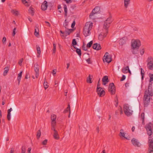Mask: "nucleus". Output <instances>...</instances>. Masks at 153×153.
Wrapping results in <instances>:
<instances>
[{"label":"nucleus","mask_w":153,"mask_h":153,"mask_svg":"<svg viewBox=\"0 0 153 153\" xmlns=\"http://www.w3.org/2000/svg\"><path fill=\"white\" fill-rule=\"evenodd\" d=\"M149 88L148 87V90H146L145 91L143 99L145 106H148L150 102V96L152 97L153 96V91L152 89V86H150Z\"/></svg>","instance_id":"nucleus-1"},{"label":"nucleus","mask_w":153,"mask_h":153,"mask_svg":"<svg viewBox=\"0 0 153 153\" xmlns=\"http://www.w3.org/2000/svg\"><path fill=\"white\" fill-rule=\"evenodd\" d=\"M141 45V42L139 40L134 39L132 40L131 42L132 49H139Z\"/></svg>","instance_id":"nucleus-2"},{"label":"nucleus","mask_w":153,"mask_h":153,"mask_svg":"<svg viewBox=\"0 0 153 153\" xmlns=\"http://www.w3.org/2000/svg\"><path fill=\"white\" fill-rule=\"evenodd\" d=\"M100 10V8L98 6L96 7L92 10L89 15V18L92 19H95V14H97Z\"/></svg>","instance_id":"nucleus-3"},{"label":"nucleus","mask_w":153,"mask_h":153,"mask_svg":"<svg viewBox=\"0 0 153 153\" xmlns=\"http://www.w3.org/2000/svg\"><path fill=\"white\" fill-rule=\"evenodd\" d=\"M147 67L151 70H153V58L151 56H149L146 60Z\"/></svg>","instance_id":"nucleus-4"},{"label":"nucleus","mask_w":153,"mask_h":153,"mask_svg":"<svg viewBox=\"0 0 153 153\" xmlns=\"http://www.w3.org/2000/svg\"><path fill=\"white\" fill-rule=\"evenodd\" d=\"M108 53L106 52L103 57V60L104 62H105L108 63H110L112 60V58L110 55H109Z\"/></svg>","instance_id":"nucleus-5"},{"label":"nucleus","mask_w":153,"mask_h":153,"mask_svg":"<svg viewBox=\"0 0 153 153\" xmlns=\"http://www.w3.org/2000/svg\"><path fill=\"white\" fill-rule=\"evenodd\" d=\"M108 91L111 92L112 95L115 94L116 91L115 86L113 83H111L109 84L108 87Z\"/></svg>","instance_id":"nucleus-6"},{"label":"nucleus","mask_w":153,"mask_h":153,"mask_svg":"<svg viewBox=\"0 0 153 153\" xmlns=\"http://www.w3.org/2000/svg\"><path fill=\"white\" fill-rule=\"evenodd\" d=\"M33 67L36 73V78H37L39 74V66L38 65V63L37 62H36L34 65Z\"/></svg>","instance_id":"nucleus-7"},{"label":"nucleus","mask_w":153,"mask_h":153,"mask_svg":"<svg viewBox=\"0 0 153 153\" xmlns=\"http://www.w3.org/2000/svg\"><path fill=\"white\" fill-rule=\"evenodd\" d=\"M97 92L100 97L104 96L105 94V91L102 90V88H97Z\"/></svg>","instance_id":"nucleus-8"},{"label":"nucleus","mask_w":153,"mask_h":153,"mask_svg":"<svg viewBox=\"0 0 153 153\" xmlns=\"http://www.w3.org/2000/svg\"><path fill=\"white\" fill-rule=\"evenodd\" d=\"M131 142L133 145L135 146L140 147L141 145L137 139L134 138L132 139Z\"/></svg>","instance_id":"nucleus-9"},{"label":"nucleus","mask_w":153,"mask_h":153,"mask_svg":"<svg viewBox=\"0 0 153 153\" xmlns=\"http://www.w3.org/2000/svg\"><path fill=\"white\" fill-rule=\"evenodd\" d=\"M92 26L93 24L92 23L87 22L86 23L83 29L91 30L92 29Z\"/></svg>","instance_id":"nucleus-10"},{"label":"nucleus","mask_w":153,"mask_h":153,"mask_svg":"<svg viewBox=\"0 0 153 153\" xmlns=\"http://www.w3.org/2000/svg\"><path fill=\"white\" fill-rule=\"evenodd\" d=\"M107 33L106 32L105 33H101L98 36L99 39L100 41L102 40L106 36Z\"/></svg>","instance_id":"nucleus-11"},{"label":"nucleus","mask_w":153,"mask_h":153,"mask_svg":"<svg viewBox=\"0 0 153 153\" xmlns=\"http://www.w3.org/2000/svg\"><path fill=\"white\" fill-rule=\"evenodd\" d=\"M48 6V5L47 2L46 1H44L41 5V7L42 10H46Z\"/></svg>","instance_id":"nucleus-12"},{"label":"nucleus","mask_w":153,"mask_h":153,"mask_svg":"<svg viewBox=\"0 0 153 153\" xmlns=\"http://www.w3.org/2000/svg\"><path fill=\"white\" fill-rule=\"evenodd\" d=\"M102 84L104 85H105L109 81L108 76H104L102 78Z\"/></svg>","instance_id":"nucleus-13"},{"label":"nucleus","mask_w":153,"mask_h":153,"mask_svg":"<svg viewBox=\"0 0 153 153\" xmlns=\"http://www.w3.org/2000/svg\"><path fill=\"white\" fill-rule=\"evenodd\" d=\"M92 48L96 50H99L101 49L100 45L99 44L96 43L94 44L92 46Z\"/></svg>","instance_id":"nucleus-14"},{"label":"nucleus","mask_w":153,"mask_h":153,"mask_svg":"<svg viewBox=\"0 0 153 153\" xmlns=\"http://www.w3.org/2000/svg\"><path fill=\"white\" fill-rule=\"evenodd\" d=\"M148 140L149 147H153V138H152V137H149Z\"/></svg>","instance_id":"nucleus-15"},{"label":"nucleus","mask_w":153,"mask_h":153,"mask_svg":"<svg viewBox=\"0 0 153 153\" xmlns=\"http://www.w3.org/2000/svg\"><path fill=\"white\" fill-rule=\"evenodd\" d=\"M122 71L124 73H126L128 72L130 73H131V72L129 70V67L128 66H127L126 67L123 68L122 70Z\"/></svg>","instance_id":"nucleus-16"},{"label":"nucleus","mask_w":153,"mask_h":153,"mask_svg":"<svg viewBox=\"0 0 153 153\" xmlns=\"http://www.w3.org/2000/svg\"><path fill=\"white\" fill-rule=\"evenodd\" d=\"M109 25L108 24L107 22H105L103 25V28L105 29V31L107 33H108V28Z\"/></svg>","instance_id":"nucleus-17"},{"label":"nucleus","mask_w":153,"mask_h":153,"mask_svg":"<svg viewBox=\"0 0 153 153\" xmlns=\"http://www.w3.org/2000/svg\"><path fill=\"white\" fill-rule=\"evenodd\" d=\"M12 111V108H10L7 110V119L8 120L10 121L11 119V112Z\"/></svg>","instance_id":"nucleus-18"},{"label":"nucleus","mask_w":153,"mask_h":153,"mask_svg":"<svg viewBox=\"0 0 153 153\" xmlns=\"http://www.w3.org/2000/svg\"><path fill=\"white\" fill-rule=\"evenodd\" d=\"M152 123L151 122L149 123L148 124L146 125L145 127V128L146 130H152Z\"/></svg>","instance_id":"nucleus-19"},{"label":"nucleus","mask_w":153,"mask_h":153,"mask_svg":"<svg viewBox=\"0 0 153 153\" xmlns=\"http://www.w3.org/2000/svg\"><path fill=\"white\" fill-rule=\"evenodd\" d=\"M56 115L53 114L51 115V123H56Z\"/></svg>","instance_id":"nucleus-20"},{"label":"nucleus","mask_w":153,"mask_h":153,"mask_svg":"<svg viewBox=\"0 0 153 153\" xmlns=\"http://www.w3.org/2000/svg\"><path fill=\"white\" fill-rule=\"evenodd\" d=\"M125 114L128 117L130 116L132 114L133 111L131 110L124 111Z\"/></svg>","instance_id":"nucleus-21"},{"label":"nucleus","mask_w":153,"mask_h":153,"mask_svg":"<svg viewBox=\"0 0 153 153\" xmlns=\"http://www.w3.org/2000/svg\"><path fill=\"white\" fill-rule=\"evenodd\" d=\"M90 30L83 29V33L85 36H87L89 35Z\"/></svg>","instance_id":"nucleus-22"},{"label":"nucleus","mask_w":153,"mask_h":153,"mask_svg":"<svg viewBox=\"0 0 153 153\" xmlns=\"http://www.w3.org/2000/svg\"><path fill=\"white\" fill-rule=\"evenodd\" d=\"M69 112V114L68 115V117H70V114L71 113L70 111V105L69 104L68 105V107L66 108V109L64 110V113H66L67 112Z\"/></svg>","instance_id":"nucleus-23"},{"label":"nucleus","mask_w":153,"mask_h":153,"mask_svg":"<svg viewBox=\"0 0 153 153\" xmlns=\"http://www.w3.org/2000/svg\"><path fill=\"white\" fill-rule=\"evenodd\" d=\"M74 48L76 49V51L79 57H81L82 55V53L80 49L76 48V47H74Z\"/></svg>","instance_id":"nucleus-24"},{"label":"nucleus","mask_w":153,"mask_h":153,"mask_svg":"<svg viewBox=\"0 0 153 153\" xmlns=\"http://www.w3.org/2000/svg\"><path fill=\"white\" fill-rule=\"evenodd\" d=\"M4 71L3 74V76H5L7 75V73L9 70L10 68L8 67H5L4 68Z\"/></svg>","instance_id":"nucleus-25"},{"label":"nucleus","mask_w":153,"mask_h":153,"mask_svg":"<svg viewBox=\"0 0 153 153\" xmlns=\"http://www.w3.org/2000/svg\"><path fill=\"white\" fill-rule=\"evenodd\" d=\"M125 38H123L119 40V44L120 45H123L126 42V40L124 39Z\"/></svg>","instance_id":"nucleus-26"},{"label":"nucleus","mask_w":153,"mask_h":153,"mask_svg":"<svg viewBox=\"0 0 153 153\" xmlns=\"http://www.w3.org/2000/svg\"><path fill=\"white\" fill-rule=\"evenodd\" d=\"M54 138L56 140H58L59 139V136L57 131H55L54 132L53 135Z\"/></svg>","instance_id":"nucleus-27"},{"label":"nucleus","mask_w":153,"mask_h":153,"mask_svg":"<svg viewBox=\"0 0 153 153\" xmlns=\"http://www.w3.org/2000/svg\"><path fill=\"white\" fill-rule=\"evenodd\" d=\"M34 35L36 36L39 35V29L38 27L36 26L35 27Z\"/></svg>","instance_id":"nucleus-28"},{"label":"nucleus","mask_w":153,"mask_h":153,"mask_svg":"<svg viewBox=\"0 0 153 153\" xmlns=\"http://www.w3.org/2000/svg\"><path fill=\"white\" fill-rule=\"evenodd\" d=\"M22 71H21L20 73L18 74V76L17 78V80L18 81V84L19 85L20 84V82L21 81V79L22 77Z\"/></svg>","instance_id":"nucleus-29"},{"label":"nucleus","mask_w":153,"mask_h":153,"mask_svg":"<svg viewBox=\"0 0 153 153\" xmlns=\"http://www.w3.org/2000/svg\"><path fill=\"white\" fill-rule=\"evenodd\" d=\"M131 0H124V5L126 8H127L130 3Z\"/></svg>","instance_id":"nucleus-30"},{"label":"nucleus","mask_w":153,"mask_h":153,"mask_svg":"<svg viewBox=\"0 0 153 153\" xmlns=\"http://www.w3.org/2000/svg\"><path fill=\"white\" fill-rule=\"evenodd\" d=\"M140 117L142 120V124H144L145 114L144 112H143L141 114Z\"/></svg>","instance_id":"nucleus-31"},{"label":"nucleus","mask_w":153,"mask_h":153,"mask_svg":"<svg viewBox=\"0 0 153 153\" xmlns=\"http://www.w3.org/2000/svg\"><path fill=\"white\" fill-rule=\"evenodd\" d=\"M119 135L120 137H122L125 138L127 139V138L125 137V133L123 132V129L120 130Z\"/></svg>","instance_id":"nucleus-32"},{"label":"nucleus","mask_w":153,"mask_h":153,"mask_svg":"<svg viewBox=\"0 0 153 153\" xmlns=\"http://www.w3.org/2000/svg\"><path fill=\"white\" fill-rule=\"evenodd\" d=\"M124 111H128L129 109V107L128 104H126L124 105L123 107Z\"/></svg>","instance_id":"nucleus-33"},{"label":"nucleus","mask_w":153,"mask_h":153,"mask_svg":"<svg viewBox=\"0 0 153 153\" xmlns=\"http://www.w3.org/2000/svg\"><path fill=\"white\" fill-rule=\"evenodd\" d=\"M140 69L141 70V79L142 80H143L144 78V75L145 72L143 70V68H141Z\"/></svg>","instance_id":"nucleus-34"},{"label":"nucleus","mask_w":153,"mask_h":153,"mask_svg":"<svg viewBox=\"0 0 153 153\" xmlns=\"http://www.w3.org/2000/svg\"><path fill=\"white\" fill-rule=\"evenodd\" d=\"M44 88L45 89H46L48 87V83L46 81V78H45V81L43 84Z\"/></svg>","instance_id":"nucleus-35"},{"label":"nucleus","mask_w":153,"mask_h":153,"mask_svg":"<svg viewBox=\"0 0 153 153\" xmlns=\"http://www.w3.org/2000/svg\"><path fill=\"white\" fill-rule=\"evenodd\" d=\"M73 31V30L72 29H68L67 30L65 31L66 35H67V36L68 35H69L70 33Z\"/></svg>","instance_id":"nucleus-36"},{"label":"nucleus","mask_w":153,"mask_h":153,"mask_svg":"<svg viewBox=\"0 0 153 153\" xmlns=\"http://www.w3.org/2000/svg\"><path fill=\"white\" fill-rule=\"evenodd\" d=\"M147 131V134L149 136V137H151L153 133V131L152 130H146Z\"/></svg>","instance_id":"nucleus-37"},{"label":"nucleus","mask_w":153,"mask_h":153,"mask_svg":"<svg viewBox=\"0 0 153 153\" xmlns=\"http://www.w3.org/2000/svg\"><path fill=\"white\" fill-rule=\"evenodd\" d=\"M29 13H30L32 16H33L34 15V12L33 10V8L32 7H30L28 10Z\"/></svg>","instance_id":"nucleus-38"},{"label":"nucleus","mask_w":153,"mask_h":153,"mask_svg":"<svg viewBox=\"0 0 153 153\" xmlns=\"http://www.w3.org/2000/svg\"><path fill=\"white\" fill-rule=\"evenodd\" d=\"M138 49H132V50L131 51V52L132 53L134 54H137L138 52Z\"/></svg>","instance_id":"nucleus-39"},{"label":"nucleus","mask_w":153,"mask_h":153,"mask_svg":"<svg viewBox=\"0 0 153 153\" xmlns=\"http://www.w3.org/2000/svg\"><path fill=\"white\" fill-rule=\"evenodd\" d=\"M11 12L13 14H14L16 16H18L19 14V12L15 10H12Z\"/></svg>","instance_id":"nucleus-40"},{"label":"nucleus","mask_w":153,"mask_h":153,"mask_svg":"<svg viewBox=\"0 0 153 153\" xmlns=\"http://www.w3.org/2000/svg\"><path fill=\"white\" fill-rule=\"evenodd\" d=\"M56 123H51V130H53L54 132L55 131H57L56 130L55 128V126H56Z\"/></svg>","instance_id":"nucleus-41"},{"label":"nucleus","mask_w":153,"mask_h":153,"mask_svg":"<svg viewBox=\"0 0 153 153\" xmlns=\"http://www.w3.org/2000/svg\"><path fill=\"white\" fill-rule=\"evenodd\" d=\"M77 44V42L75 39H73L72 41V45L74 48V47L75 45H76Z\"/></svg>","instance_id":"nucleus-42"},{"label":"nucleus","mask_w":153,"mask_h":153,"mask_svg":"<svg viewBox=\"0 0 153 153\" xmlns=\"http://www.w3.org/2000/svg\"><path fill=\"white\" fill-rule=\"evenodd\" d=\"M36 50L37 51V53L39 56H40L41 54L40 48L39 46H36Z\"/></svg>","instance_id":"nucleus-43"},{"label":"nucleus","mask_w":153,"mask_h":153,"mask_svg":"<svg viewBox=\"0 0 153 153\" xmlns=\"http://www.w3.org/2000/svg\"><path fill=\"white\" fill-rule=\"evenodd\" d=\"M91 78L90 77V75H89V76L88 77L87 79V82L88 83H91L92 82V81L91 80Z\"/></svg>","instance_id":"nucleus-44"},{"label":"nucleus","mask_w":153,"mask_h":153,"mask_svg":"<svg viewBox=\"0 0 153 153\" xmlns=\"http://www.w3.org/2000/svg\"><path fill=\"white\" fill-rule=\"evenodd\" d=\"M22 2L25 4V5L27 6H29L30 4H29L28 2L27 1H26V0H22Z\"/></svg>","instance_id":"nucleus-45"},{"label":"nucleus","mask_w":153,"mask_h":153,"mask_svg":"<svg viewBox=\"0 0 153 153\" xmlns=\"http://www.w3.org/2000/svg\"><path fill=\"white\" fill-rule=\"evenodd\" d=\"M41 135V131L40 130L38 131L37 133L36 137L37 138L39 139Z\"/></svg>","instance_id":"nucleus-46"},{"label":"nucleus","mask_w":153,"mask_h":153,"mask_svg":"<svg viewBox=\"0 0 153 153\" xmlns=\"http://www.w3.org/2000/svg\"><path fill=\"white\" fill-rule=\"evenodd\" d=\"M64 9L65 16H66L67 15V8L66 5H64Z\"/></svg>","instance_id":"nucleus-47"},{"label":"nucleus","mask_w":153,"mask_h":153,"mask_svg":"<svg viewBox=\"0 0 153 153\" xmlns=\"http://www.w3.org/2000/svg\"><path fill=\"white\" fill-rule=\"evenodd\" d=\"M93 43V41H91L89 42L87 45V47L88 48H90L92 46Z\"/></svg>","instance_id":"nucleus-48"},{"label":"nucleus","mask_w":153,"mask_h":153,"mask_svg":"<svg viewBox=\"0 0 153 153\" xmlns=\"http://www.w3.org/2000/svg\"><path fill=\"white\" fill-rule=\"evenodd\" d=\"M150 77L149 82H151L153 81V74H149Z\"/></svg>","instance_id":"nucleus-49"},{"label":"nucleus","mask_w":153,"mask_h":153,"mask_svg":"<svg viewBox=\"0 0 153 153\" xmlns=\"http://www.w3.org/2000/svg\"><path fill=\"white\" fill-rule=\"evenodd\" d=\"M111 17H109L105 21V22H107L108 23V25H110V24L111 22Z\"/></svg>","instance_id":"nucleus-50"},{"label":"nucleus","mask_w":153,"mask_h":153,"mask_svg":"<svg viewBox=\"0 0 153 153\" xmlns=\"http://www.w3.org/2000/svg\"><path fill=\"white\" fill-rule=\"evenodd\" d=\"M53 53H54L56 52V45L55 43H53Z\"/></svg>","instance_id":"nucleus-51"},{"label":"nucleus","mask_w":153,"mask_h":153,"mask_svg":"<svg viewBox=\"0 0 153 153\" xmlns=\"http://www.w3.org/2000/svg\"><path fill=\"white\" fill-rule=\"evenodd\" d=\"M60 32L62 34L60 35L61 36L65 37L67 36V35H65V32L62 31V30H60Z\"/></svg>","instance_id":"nucleus-52"},{"label":"nucleus","mask_w":153,"mask_h":153,"mask_svg":"<svg viewBox=\"0 0 153 153\" xmlns=\"http://www.w3.org/2000/svg\"><path fill=\"white\" fill-rule=\"evenodd\" d=\"M16 27H15L14 28V29H13V32L12 34V36H14L15 35L16 33Z\"/></svg>","instance_id":"nucleus-53"},{"label":"nucleus","mask_w":153,"mask_h":153,"mask_svg":"<svg viewBox=\"0 0 153 153\" xmlns=\"http://www.w3.org/2000/svg\"><path fill=\"white\" fill-rule=\"evenodd\" d=\"M144 52H145V50H144V48L140 49V53L141 55H143L144 54Z\"/></svg>","instance_id":"nucleus-54"},{"label":"nucleus","mask_w":153,"mask_h":153,"mask_svg":"<svg viewBox=\"0 0 153 153\" xmlns=\"http://www.w3.org/2000/svg\"><path fill=\"white\" fill-rule=\"evenodd\" d=\"M148 151L149 153H153V147L149 148Z\"/></svg>","instance_id":"nucleus-55"},{"label":"nucleus","mask_w":153,"mask_h":153,"mask_svg":"<svg viewBox=\"0 0 153 153\" xmlns=\"http://www.w3.org/2000/svg\"><path fill=\"white\" fill-rule=\"evenodd\" d=\"M26 149L25 147L22 146V148L21 153H25Z\"/></svg>","instance_id":"nucleus-56"},{"label":"nucleus","mask_w":153,"mask_h":153,"mask_svg":"<svg viewBox=\"0 0 153 153\" xmlns=\"http://www.w3.org/2000/svg\"><path fill=\"white\" fill-rule=\"evenodd\" d=\"M48 140L47 139H45L44 140L42 143V144L43 145H45L47 143Z\"/></svg>","instance_id":"nucleus-57"},{"label":"nucleus","mask_w":153,"mask_h":153,"mask_svg":"<svg viewBox=\"0 0 153 153\" xmlns=\"http://www.w3.org/2000/svg\"><path fill=\"white\" fill-rule=\"evenodd\" d=\"M65 23L64 24V26L66 28H67V26L68 25V22L66 21V20H65Z\"/></svg>","instance_id":"nucleus-58"},{"label":"nucleus","mask_w":153,"mask_h":153,"mask_svg":"<svg viewBox=\"0 0 153 153\" xmlns=\"http://www.w3.org/2000/svg\"><path fill=\"white\" fill-rule=\"evenodd\" d=\"M126 76L125 75H123L122 76V78L120 80V81H122L123 80H124L125 79H126Z\"/></svg>","instance_id":"nucleus-59"},{"label":"nucleus","mask_w":153,"mask_h":153,"mask_svg":"<svg viewBox=\"0 0 153 153\" xmlns=\"http://www.w3.org/2000/svg\"><path fill=\"white\" fill-rule=\"evenodd\" d=\"M86 61L88 64H90L91 63L90 58H89L86 59Z\"/></svg>","instance_id":"nucleus-60"},{"label":"nucleus","mask_w":153,"mask_h":153,"mask_svg":"<svg viewBox=\"0 0 153 153\" xmlns=\"http://www.w3.org/2000/svg\"><path fill=\"white\" fill-rule=\"evenodd\" d=\"M23 61V58H22L18 62V64L19 65H21Z\"/></svg>","instance_id":"nucleus-61"},{"label":"nucleus","mask_w":153,"mask_h":153,"mask_svg":"<svg viewBox=\"0 0 153 153\" xmlns=\"http://www.w3.org/2000/svg\"><path fill=\"white\" fill-rule=\"evenodd\" d=\"M75 25V21H74L73 23H72L71 25V27L72 28H73L74 27Z\"/></svg>","instance_id":"nucleus-62"},{"label":"nucleus","mask_w":153,"mask_h":153,"mask_svg":"<svg viewBox=\"0 0 153 153\" xmlns=\"http://www.w3.org/2000/svg\"><path fill=\"white\" fill-rule=\"evenodd\" d=\"M82 48L85 51H87V48L85 46L84 44L82 46Z\"/></svg>","instance_id":"nucleus-63"},{"label":"nucleus","mask_w":153,"mask_h":153,"mask_svg":"<svg viewBox=\"0 0 153 153\" xmlns=\"http://www.w3.org/2000/svg\"><path fill=\"white\" fill-rule=\"evenodd\" d=\"M6 38L5 37H4L3 38V39L2 40V42H3V43H4L6 41Z\"/></svg>","instance_id":"nucleus-64"}]
</instances>
